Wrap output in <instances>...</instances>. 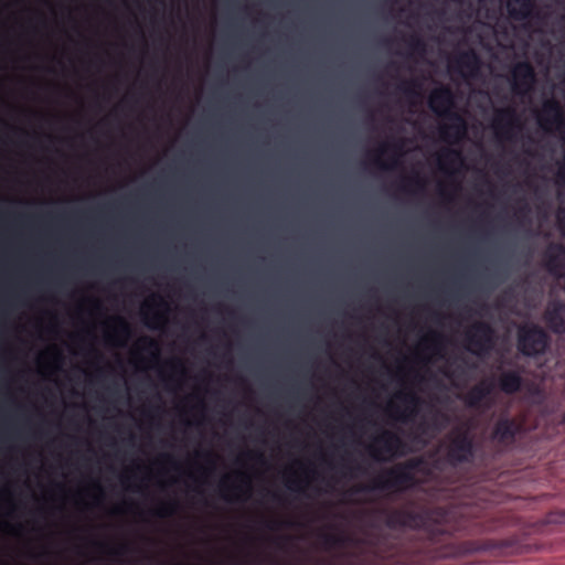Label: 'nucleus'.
Returning <instances> with one entry per match:
<instances>
[{"mask_svg": "<svg viewBox=\"0 0 565 565\" xmlns=\"http://www.w3.org/2000/svg\"><path fill=\"white\" fill-rule=\"evenodd\" d=\"M425 180L418 174L415 173L409 177H402L398 182V189L404 192H409L412 189L424 190Z\"/></svg>", "mask_w": 565, "mask_h": 565, "instance_id": "obj_33", "label": "nucleus"}, {"mask_svg": "<svg viewBox=\"0 0 565 565\" xmlns=\"http://www.w3.org/2000/svg\"><path fill=\"white\" fill-rule=\"evenodd\" d=\"M490 127L498 140L512 142L522 129V124L515 108L507 106L494 109Z\"/></svg>", "mask_w": 565, "mask_h": 565, "instance_id": "obj_5", "label": "nucleus"}, {"mask_svg": "<svg viewBox=\"0 0 565 565\" xmlns=\"http://www.w3.org/2000/svg\"><path fill=\"white\" fill-rule=\"evenodd\" d=\"M64 358L57 348H53L38 358L40 372L45 376H52L63 366Z\"/></svg>", "mask_w": 565, "mask_h": 565, "instance_id": "obj_24", "label": "nucleus"}, {"mask_svg": "<svg viewBox=\"0 0 565 565\" xmlns=\"http://www.w3.org/2000/svg\"><path fill=\"white\" fill-rule=\"evenodd\" d=\"M465 338L468 350L477 356H483L493 347L494 330L488 322L476 321L467 329Z\"/></svg>", "mask_w": 565, "mask_h": 565, "instance_id": "obj_7", "label": "nucleus"}, {"mask_svg": "<svg viewBox=\"0 0 565 565\" xmlns=\"http://www.w3.org/2000/svg\"><path fill=\"white\" fill-rule=\"evenodd\" d=\"M536 75L533 66L526 62H518L511 68V89L514 95L525 97L535 84Z\"/></svg>", "mask_w": 565, "mask_h": 565, "instance_id": "obj_12", "label": "nucleus"}, {"mask_svg": "<svg viewBox=\"0 0 565 565\" xmlns=\"http://www.w3.org/2000/svg\"><path fill=\"white\" fill-rule=\"evenodd\" d=\"M157 462L160 465H169L172 469L179 470L180 465L175 458L169 452H162L159 455Z\"/></svg>", "mask_w": 565, "mask_h": 565, "instance_id": "obj_42", "label": "nucleus"}, {"mask_svg": "<svg viewBox=\"0 0 565 565\" xmlns=\"http://www.w3.org/2000/svg\"><path fill=\"white\" fill-rule=\"evenodd\" d=\"M520 430L519 424L511 418H500L492 431V439L498 443L513 441L515 435Z\"/></svg>", "mask_w": 565, "mask_h": 565, "instance_id": "obj_25", "label": "nucleus"}, {"mask_svg": "<svg viewBox=\"0 0 565 565\" xmlns=\"http://www.w3.org/2000/svg\"><path fill=\"white\" fill-rule=\"evenodd\" d=\"M273 498H274L275 500H277V499H278V495H277L276 493H274V494H273Z\"/></svg>", "mask_w": 565, "mask_h": 565, "instance_id": "obj_53", "label": "nucleus"}, {"mask_svg": "<svg viewBox=\"0 0 565 565\" xmlns=\"http://www.w3.org/2000/svg\"><path fill=\"white\" fill-rule=\"evenodd\" d=\"M294 465L297 469L287 470L285 484L290 491L305 492L317 479L318 472L315 467L301 460H295Z\"/></svg>", "mask_w": 565, "mask_h": 565, "instance_id": "obj_13", "label": "nucleus"}, {"mask_svg": "<svg viewBox=\"0 0 565 565\" xmlns=\"http://www.w3.org/2000/svg\"><path fill=\"white\" fill-rule=\"evenodd\" d=\"M494 390L493 382L483 380L473 385L463 396V402L469 408H478Z\"/></svg>", "mask_w": 565, "mask_h": 565, "instance_id": "obj_23", "label": "nucleus"}, {"mask_svg": "<svg viewBox=\"0 0 565 565\" xmlns=\"http://www.w3.org/2000/svg\"><path fill=\"white\" fill-rule=\"evenodd\" d=\"M2 527L9 532V533H12V534H19L22 530H23V525L22 523H17V524H10L8 522H3L2 523Z\"/></svg>", "mask_w": 565, "mask_h": 565, "instance_id": "obj_47", "label": "nucleus"}, {"mask_svg": "<svg viewBox=\"0 0 565 565\" xmlns=\"http://www.w3.org/2000/svg\"><path fill=\"white\" fill-rule=\"evenodd\" d=\"M57 487H58L61 490H63V491L65 490V487H64V484H62V483H58V484H57Z\"/></svg>", "mask_w": 565, "mask_h": 565, "instance_id": "obj_51", "label": "nucleus"}, {"mask_svg": "<svg viewBox=\"0 0 565 565\" xmlns=\"http://www.w3.org/2000/svg\"><path fill=\"white\" fill-rule=\"evenodd\" d=\"M132 337L130 323L122 316L108 317L104 322L103 338L107 345L122 349Z\"/></svg>", "mask_w": 565, "mask_h": 565, "instance_id": "obj_8", "label": "nucleus"}, {"mask_svg": "<svg viewBox=\"0 0 565 565\" xmlns=\"http://www.w3.org/2000/svg\"><path fill=\"white\" fill-rule=\"evenodd\" d=\"M170 305L159 294H151L141 306L145 326L151 330H162L169 322Z\"/></svg>", "mask_w": 565, "mask_h": 565, "instance_id": "obj_6", "label": "nucleus"}, {"mask_svg": "<svg viewBox=\"0 0 565 565\" xmlns=\"http://www.w3.org/2000/svg\"><path fill=\"white\" fill-rule=\"evenodd\" d=\"M189 398H195V403L191 406V411L195 412V413H200V418L195 422L196 425H200L202 423V419H203V415H204V412H205V403H204V399L202 397H200L199 395H190Z\"/></svg>", "mask_w": 565, "mask_h": 565, "instance_id": "obj_41", "label": "nucleus"}, {"mask_svg": "<svg viewBox=\"0 0 565 565\" xmlns=\"http://www.w3.org/2000/svg\"><path fill=\"white\" fill-rule=\"evenodd\" d=\"M397 375L401 377V379H404L405 376V367L403 365H398L397 366Z\"/></svg>", "mask_w": 565, "mask_h": 565, "instance_id": "obj_50", "label": "nucleus"}, {"mask_svg": "<svg viewBox=\"0 0 565 565\" xmlns=\"http://www.w3.org/2000/svg\"><path fill=\"white\" fill-rule=\"evenodd\" d=\"M416 466L414 460H409L386 468L375 476L370 484L359 488L358 491L392 490L399 492L406 490L414 484L413 470Z\"/></svg>", "mask_w": 565, "mask_h": 565, "instance_id": "obj_1", "label": "nucleus"}, {"mask_svg": "<svg viewBox=\"0 0 565 565\" xmlns=\"http://www.w3.org/2000/svg\"><path fill=\"white\" fill-rule=\"evenodd\" d=\"M450 423L449 416L441 412V411H435L431 415V427L435 431H441L445 429Z\"/></svg>", "mask_w": 565, "mask_h": 565, "instance_id": "obj_38", "label": "nucleus"}, {"mask_svg": "<svg viewBox=\"0 0 565 565\" xmlns=\"http://www.w3.org/2000/svg\"><path fill=\"white\" fill-rule=\"evenodd\" d=\"M0 501L8 507V515H11L15 511V502L9 486H3L0 488Z\"/></svg>", "mask_w": 565, "mask_h": 565, "instance_id": "obj_39", "label": "nucleus"}, {"mask_svg": "<svg viewBox=\"0 0 565 565\" xmlns=\"http://www.w3.org/2000/svg\"><path fill=\"white\" fill-rule=\"evenodd\" d=\"M131 508H132V503L124 501V502L115 505L114 509L111 510V513L113 514H124V513L130 512Z\"/></svg>", "mask_w": 565, "mask_h": 565, "instance_id": "obj_46", "label": "nucleus"}, {"mask_svg": "<svg viewBox=\"0 0 565 565\" xmlns=\"http://www.w3.org/2000/svg\"><path fill=\"white\" fill-rule=\"evenodd\" d=\"M547 333L536 324H522L518 329V350L525 356H537L548 348Z\"/></svg>", "mask_w": 565, "mask_h": 565, "instance_id": "obj_4", "label": "nucleus"}, {"mask_svg": "<svg viewBox=\"0 0 565 565\" xmlns=\"http://www.w3.org/2000/svg\"><path fill=\"white\" fill-rule=\"evenodd\" d=\"M397 89L412 99L422 97V83L417 78L402 81L398 84Z\"/></svg>", "mask_w": 565, "mask_h": 565, "instance_id": "obj_32", "label": "nucleus"}, {"mask_svg": "<svg viewBox=\"0 0 565 565\" xmlns=\"http://www.w3.org/2000/svg\"><path fill=\"white\" fill-rule=\"evenodd\" d=\"M445 350V335L437 330H429L422 337L416 352L424 363H430L435 358H443Z\"/></svg>", "mask_w": 565, "mask_h": 565, "instance_id": "obj_16", "label": "nucleus"}, {"mask_svg": "<svg viewBox=\"0 0 565 565\" xmlns=\"http://www.w3.org/2000/svg\"><path fill=\"white\" fill-rule=\"evenodd\" d=\"M438 193L443 198H448L447 190H446V188L443 184H439Z\"/></svg>", "mask_w": 565, "mask_h": 565, "instance_id": "obj_49", "label": "nucleus"}, {"mask_svg": "<svg viewBox=\"0 0 565 565\" xmlns=\"http://www.w3.org/2000/svg\"><path fill=\"white\" fill-rule=\"evenodd\" d=\"M403 145L399 141H383L375 149L369 151L371 163L383 171H394L401 167V156L395 154L388 160H384V156L393 150L401 152Z\"/></svg>", "mask_w": 565, "mask_h": 565, "instance_id": "obj_15", "label": "nucleus"}, {"mask_svg": "<svg viewBox=\"0 0 565 565\" xmlns=\"http://www.w3.org/2000/svg\"><path fill=\"white\" fill-rule=\"evenodd\" d=\"M544 320L555 333H565V303L551 301L545 310Z\"/></svg>", "mask_w": 565, "mask_h": 565, "instance_id": "obj_22", "label": "nucleus"}, {"mask_svg": "<svg viewBox=\"0 0 565 565\" xmlns=\"http://www.w3.org/2000/svg\"><path fill=\"white\" fill-rule=\"evenodd\" d=\"M93 545L98 547L99 550L107 551V553L113 556H122L127 554L130 550L129 544L127 543H121L119 545L109 547L107 543L103 541H94Z\"/></svg>", "mask_w": 565, "mask_h": 565, "instance_id": "obj_36", "label": "nucleus"}, {"mask_svg": "<svg viewBox=\"0 0 565 565\" xmlns=\"http://www.w3.org/2000/svg\"><path fill=\"white\" fill-rule=\"evenodd\" d=\"M140 489H141L140 487H136L134 490L139 491Z\"/></svg>", "mask_w": 565, "mask_h": 565, "instance_id": "obj_54", "label": "nucleus"}, {"mask_svg": "<svg viewBox=\"0 0 565 565\" xmlns=\"http://www.w3.org/2000/svg\"><path fill=\"white\" fill-rule=\"evenodd\" d=\"M556 218L563 235H565V206L558 210Z\"/></svg>", "mask_w": 565, "mask_h": 565, "instance_id": "obj_48", "label": "nucleus"}, {"mask_svg": "<svg viewBox=\"0 0 565 565\" xmlns=\"http://www.w3.org/2000/svg\"><path fill=\"white\" fill-rule=\"evenodd\" d=\"M386 525L391 529L417 527L422 518L408 508L383 510Z\"/></svg>", "mask_w": 565, "mask_h": 565, "instance_id": "obj_18", "label": "nucleus"}, {"mask_svg": "<svg viewBox=\"0 0 565 565\" xmlns=\"http://www.w3.org/2000/svg\"><path fill=\"white\" fill-rule=\"evenodd\" d=\"M418 411L419 406L404 405L401 407L392 401L385 406V412L392 419L404 424L412 422L418 415Z\"/></svg>", "mask_w": 565, "mask_h": 565, "instance_id": "obj_27", "label": "nucleus"}, {"mask_svg": "<svg viewBox=\"0 0 565 565\" xmlns=\"http://www.w3.org/2000/svg\"><path fill=\"white\" fill-rule=\"evenodd\" d=\"M437 167L446 174L456 173L463 164L462 152L456 148H445L437 153Z\"/></svg>", "mask_w": 565, "mask_h": 565, "instance_id": "obj_21", "label": "nucleus"}, {"mask_svg": "<svg viewBox=\"0 0 565 565\" xmlns=\"http://www.w3.org/2000/svg\"><path fill=\"white\" fill-rule=\"evenodd\" d=\"M323 539L324 543L329 546H339L343 543V537L339 534L328 533Z\"/></svg>", "mask_w": 565, "mask_h": 565, "instance_id": "obj_44", "label": "nucleus"}, {"mask_svg": "<svg viewBox=\"0 0 565 565\" xmlns=\"http://www.w3.org/2000/svg\"><path fill=\"white\" fill-rule=\"evenodd\" d=\"M446 118L449 119V122L439 125L438 136L444 142L457 146L463 141L468 134L467 121L458 113H454Z\"/></svg>", "mask_w": 565, "mask_h": 565, "instance_id": "obj_17", "label": "nucleus"}, {"mask_svg": "<svg viewBox=\"0 0 565 565\" xmlns=\"http://www.w3.org/2000/svg\"><path fill=\"white\" fill-rule=\"evenodd\" d=\"M369 456L376 462H387L404 455L402 438L390 429H382L365 446Z\"/></svg>", "mask_w": 565, "mask_h": 565, "instance_id": "obj_2", "label": "nucleus"}, {"mask_svg": "<svg viewBox=\"0 0 565 565\" xmlns=\"http://www.w3.org/2000/svg\"><path fill=\"white\" fill-rule=\"evenodd\" d=\"M447 456L454 463L469 461L473 456V443L468 430L455 428L448 436Z\"/></svg>", "mask_w": 565, "mask_h": 565, "instance_id": "obj_9", "label": "nucleus"}, {"mask_svg": "<svg viewBox=\"0 0 565 565\" xmlns=\"http://www.w3.org/2000/svg\"><path fill=\"white\" fill-rule=\"evenodd\" d=\"M83 493L92 498L90 507L97 508L100 507L106 498V492L103 484L98 480H93L84 489ZM82 492H77V495H81Z\"/></svg>", "mask_w": 565, "mask_h": 565, "instance_id": "obj_29", "label": "nucleus"}, {"mask_svg": "<svg viewBox=\"0 0 565 565\" xmlns=\"http://www.w3.org/2000/svg\"><path fill=\"white\" fill-rule=\"evenodd\" d=\"M523 379L516 370H507L500 373L498 377V387L507 395H513L521 391Z\"/></svg>", "mask_w": 565, "mask_h": 565, "instance_id": "obj_26", "label": "nucleus"}, {"mask_svg": "<svg viewBox=\"0 0 565 565\" xmlns=\"http://www.w3.org/2000/svg\"><path fill=\"white\" fill-rule=\"evenodd\" d=\"M167 365L171 370L169 381L180 382L182 379L186 376V367L180 359H171L167 362Z\"/></svg>", "mask_w": 565, "mask_h": 565, "instance_id": "obj_35", "label": "nucleus"}, {"mask_svg": "<svg viewBox=\"0 0 565 565\" xmlns=\"http://www.w3.org/2000/svg\"><path fill=\"white\" fill-rule=\"evenodd\" d=\"M536 121L546 132L565 128V114L559 102L554 98L545 99L536 115Z\"/></svg>", "mask_w": 565, "mask_h": 565, "instance_id": "obj_10", "label": "nucleus"}, {"mask_svg": "<svg viewBox=\"0 0 565 565\" xmlns=\"http://www.w3.org/2000/svg\"><path fill=\"white\" fill-rule=\"evenodd\" d=\"M241 457H245L248 460H254L257 462H264V454L260 450H247L243 452Z\"/></svg>", "mask_w": 565, "mask_h": 565, "instance_id": "obj_45", "label": "nucleus"}, {"mask_svg": "<svg viewBox=\"0 0 565 565\" xmlns=\"http://www.w3.org/2000/svg\"><path fill=\"white\" fill-rule=\"evenodd\" d=\"M556 183L565 188V154L562 161L558 163V168L555 174Z\"/></svg>", "mask_w": 565, "mask_h": 565, "instance_id": "obj_43", "label": "nucleus"}, {"mask_svg": "<svg viewBox=\"0 0 565 565\" xmlns=\"http://www.w3.org/2000/svg\"><path fill=\"white\" fill-rule=\"evenodd\" d=\"M195 456L203 458L206 462V465L198 466V471L200 473L202 482H205V480L213 473V471L215 469L216 458H215L214 454L210 450L196 451Z\"/></svg>", "mask_w": 565, "mask_h": 565, "instance_id": "obj_31", "label": "nucleus"}, {"mask_svg": "<svg viewBox=\"0 0 565 565\" xmlns=\"http://www.w3.org/2000/svg\"><path fill=\"white\" fill-rule=\"evenodd\" d=\"M83 303H87L88 305V312H89V315H96V313L102 312V310H103V303H102L100 299H98L96 297H85V298H83L82 302L78 305V309L79 310L83 309Z\"/></svg>", "mask_w": 565, "mask_h": 565, "instance_id": "obj_40", "label": "nucleus"}, {"mask_svg": "<svg viewBox=\"0 0 565 565\" xmlns=\"http://www.w3.org/2000/svg\"><path fill=\"white\" fill-rule=\"evenodd\" d=\"M179 501L175 499H168L160 501L150 513L154 516L164 519L173 516L179 510Z\"/></svg>", "mask_w": 565, "mask_h": 565, "instance_id": "obj_30", "label": "nucleus"}, {"mask_svg": "<svg viewBox=\"0 0 565 565\" xmlns=\"http://www.w3.org/2000/svg\"><path fill=\"white\" fill-rule=\"evenodd\" d=\"M406 44L413 53L424 55L426 53V43L418 34H411L406 39Z\"/></svg>", "mask_w": 565, "mask_h": 565, "instance_id": "obj_37", "label": "nucleus"}, {"mask_svg": "<svg viewBox=\"0 0 565 565\" xmlns=\"http://www.w3.org/2000/svg\"><path fill=\"white\" fill-rule=\"evenodd\" d=\"M544 265L548 273L561 277L565 274V247L558 243L547 246L543 255Z\"/></svg>", "mask_w": 565, "mask_h": 565, "instance_id": "obj_20", "label": "nucleus"}, {"mask_svg": "<svg viewBox=\"0 0 565 565\" xmlns=\"http://www.w3.org/2000/svg\"><path fill=\"white\" fill-rule=\"evenodd\" d=\"M456 98L452 89L447 85L435 87L428 96V107L440 118H445L454 113Z\"/></svg>", "mask_w": 565, "mask_h": 565, "instance_id": "obj_14", "label": "nucleus"}, {"mask_svg": "<svg viewBox=\"0 0 565 565\" xmlns=\"http://www.w3.org/2000/svg\"><path fill=\"white\" fill-rule=\"evenodd\" d=\"M131 359L137 367L148 369L160 360L159 342L149 337H140L131 350Z\"/></svg>", "mask_w": 565, "mask_h": 565, "instance_id": "obj_11", "label": "nucleus"}, {"mask_svg": "<svg viewBox=\"0 0 565 565\" xmlns=\"http://www.w3.org/2000/svg\"><path fill=\"white\" fill-rule=\"evenodd\" d=\"M128 479H129L128 477H122L121 482H122V483H126V481H127Z\"/></svg>", "mask_w": 565, "mask_h": 565, "instance_id": "obj_52", "label": "nucleus"}, {"mask_svg": "<svg viewBox=\"0 0 565 565\" xmlns=\"http://www.w3.org/2000/svg\"><path fill=\"white\" fill-rule=\"evenodd\" d=\"M394 397L404 405L420 406V396L412 388H401L394 393Z\"/></svg>", "mask_w": 565, "mask_h": 565, "instance_id": "obj_34", "label": "nucleus"}, {"mask_svg": "<svg viewBox=\"0 0 565 565\" xmlns=\"http://www.w3.org/2000/svg\"><path fill=\"white\" fill-rule=\"evenodd\" d=\"M507 10L511 19L524 21L532 15L534 4L532 0H507Z\"/></svg>", "mask_w": 565, "mask_h": 565, "instance_id": "obj_28", "label": "nucleus"}, {"mask_svg": "<svg viewBox=\"0 0 565 565\" xmlns=\"http://www.w3.org/2000/svg\"><path fill=\"white\" fill-rule=\"evenodd\" d=\"M232 476L222 477L218 489L224 501L230 503H245L252 498L253 477L248 471L236 470Z\"/></svg>", "mask_w": 565, "mask_h": 565, "instance_id": "obj_3", "label": "nucleus"}, {"mask_svg": "<svg viewBox=\"0 0 565 565\" xmlns=\"http://www.w3.org/2000/svg\"><path fill=\"white\" fill-rule=\"evenodd\" d=\"M454 66L461 77L476 78L481 68V60L473 50H467L456 55Z\"/></svg>", "mask_w": 565, "mask_h": 565, "instance_id": "obj_19", "label": "nucleus"}]
</instances>
